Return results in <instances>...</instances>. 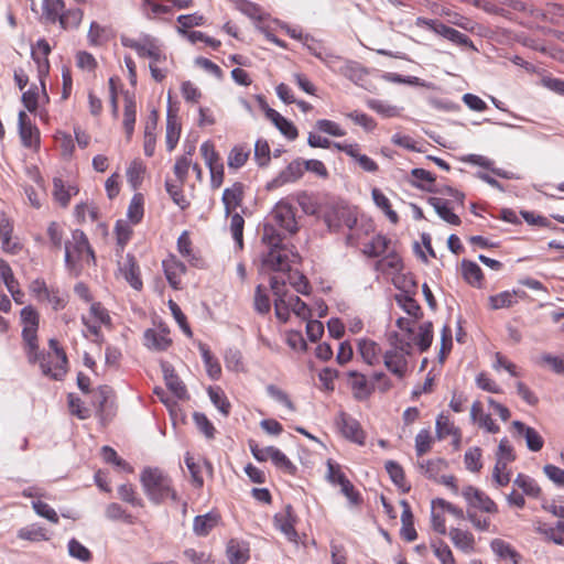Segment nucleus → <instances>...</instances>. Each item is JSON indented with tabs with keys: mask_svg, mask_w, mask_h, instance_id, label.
<instances>
[{
	"mask_svg": "<svg viewBox=\"0 0 564 564\" xmlns=\"http://www.w3.org/2000/svg\"><path fill=\"white\" fill-rule=\"evenodd\" d=\"M283 237L271 224L263 226L262 242L267 246L268 251L262 254V267L270 271H288L290 270L291 252L282 243Z\"/></svg>",
	"mask_w": 564,
	"mask_h": 564,
	"instance_id": "nucleus-1",
	"label": "nucleus"
},
{
	"mask_svg": "<svg viewBox=\"0 0 564 564\" xmlns=\"http://www.w3.org/2000/svg\"><path fill=\"white\" fill-rule=\"evenodd\" d=\"M84 264L95 265L96 257L86 235L77 229L72 232V239L65 242V265L69 274L77 278Z\"/></svg>",
	"mask_w": 564,
	"mask_h": 564,
	"instance_id": "nucleus-2",
	"label": "nucleus"
},
{
	"mask_svg": "<svg viewBox=\"0 0 564 564\" xmlns=\"http://www.w3.org/2000/svg\"><path fill=\"white\" fill-rule=\"evenodd\" d=\"M42 18L47 23H58L64 31L76 30L82 24L84 12L79 8L65 9L64 0H43Z\"/></svg>",
	"mask_w": 564,
	"mask_h": 564,
	"instance_id": "nucleus-3",
	"label": "nucleus"
},
{
	"mask_svg": "<svg viewBox=\"0 0 564 564\" xmlns=\"http://www.w3.org/2000/svg\"><path fill=\"white\" fill-rule=\"evenodd\" d=\"M391 348L383 354L386 368L399 379H403L408 372L406 357L412 354L413 343L410 337L394 334L390 337Z\"/></svg>",
	"mask_w": 564,
	"mask_h": 564,
	"instance_id": "nucleus-4",
	"label": "nucleus"
},
{
	"mask_svg": "<svg viewBox=\"0 0 564 564\" xmlns=\"http://www.w3.org/2000/svg\"><path fill=\"white\" fill-rule=\"evenodd\" d=\"M143 489L155 503H159L167 498L176 501V492L172 488L171 479L159 468H145L140 476Z\"/></svg>",
	"mask_w": 564,
	"mask_h": 564,
	"instance_id": "nucleus-5",
	"label": "nucleus"
},
{
	"mask_svg": "<svg viewBox=\"0 0 564 564\" xmlns=\"http://www.w3.org/2000/svg\"><path fill=\"white\" fill-rule=\"evenodd\" d=\"M121 43L124 47L132 48L140 57H149L152 63L163 62L166 55L160 47L158 39L145 34L141 39L122 37Z\"/></svg>",
	"mask_w": 564,
	"mask_h": 564,
	"instance_id": "nucleus-6",
	"label": "nucleus"
},
{
	"mask_svg": "<svg viewBox=\"0 0 564 564\" xmlns=\"http://www.w3.org/2000/svg\"><path fill=\"white\" fill-rule=\"evenodd\" d=\"M460 495L466 500L468 509L473 511L478 509L486 513L495 514L498 512L497 503L484 491L471 485L465 486L460 491Z\"/></svg>",
	"mask_w": 564,
	"mask_h": 564,
	"instance_id": "nucleus-7",
	"label": "nucleus"
},
{
	"mask_svg": "<svg viewBox=\"0 0 564 564\" xmlns=\"http://www.w3.org/2000/svg\"><path fill=\"white\" fill-rule=\"evenodd\" d=\"M271 216L276 225L286 232L293 235L299 230L295 208L289 200L281 199L278 202L271 212Z\"/></svg>",
	"mask_w": 564,
	"mask_h": 564,
	"instance_id": "nucleus-8",
	"label": "nucleus"
},
{
	"mask_svg": "<svg viewBox=\"0 0 564 564\" xmlns=\"http://www.w3.org/2000/svg\"><path fill=\"white\" fill-rule=\"evenodd\" d=\"M336 424L339 427L341 434L347 440H350L358 445H364L366 441V435L364 430L360 426V423L351 417L350 415L340 412L336 420Z\"/></svg>",
	"mask_w": 564,
	"mask_h": 564,
	"instance_id": "nucleus-9",
	"label": "nucleus"
},
{
	"mask_svg": "<svg viewBox=\"0 0 564 564\" xmlns=\"http://www.w3.org/2000/svg\"><path fill=\"white\" fill-rule=\"evenodd\" d=\"M304 174V167L301 159L293 160L282 170L276 177L267 184V189H275L285 184L299 181Z\"/></svg>",
	"mask_w": 564,
	"mask_h": 564,
	"instance_id": "nucleus-10",
	"label": "nucleus"
},
{
	"mask_svg": "<svg viewBox=\"0 0 564 564\" xmlns=\"http://www.w3.org/2000/svg\"><path fill=\"white\" fill-rule=\"evenodd\" d=\"M165 278L174 290L182 289V276L186 272V267L174 254H170L162 261Z\"/></svg>",
	"mask_w": 564,
	"mask_h": 564,
	"instance_id": "nucleus-11",
	"label": "nucleus"
},
{
	"mask_svg": "<svg viewBox=\"0 0 564 564\" xmlns=\"http://www.w3.org/2000/svg\"><path fill=\"white\" fill-rule=\"evenodd\" d=\"M324 219L330 229H338L341 226L351 229L357 223V218L354 213L346 207H336L327 212Z\"/></svg>",
	"mask_w": 564,
	"mask_h": 564,
	"instance_id": "nucleus-12",
	"label": "nucleus"
},
{
	"mask_svg": "<svg viewBox=\"0 0 564 564\" xmlns=\"http://www.w3.org/2000/svg\"><path fill=\"white\" fill-rule=\"evenodd\" d=\"M18 121H19V134H20L22 144L25 148H39L40 147V131L28 119V116L24 111L19 112Z\"/></svg>",
	"mask_w": 564,
	"mask_h": 564,
	"instance_id": "nucleus-13",
	"label": "nucleus"
},
{
	"mask_svg": "<svg viewBox=\"0 0 564 564\" xmlns=\"http://www.w3.org/2000/svg\"><path fill=\"white\" fill-rule=\"evenodd\" d=\"M171 344L170 332L165 327L149 328L144 332V345L151 350L164 351Z\"/></svg>",
	"mask_w": 564,
	"mask_h": 564,
	"instance_id": "nucleus-14",
	"label": "nucleus"
},
{
	"mask_svg": "<svg viewBox=\"0 0 564 564\" xmlns=\"http://www.w3.org/2000/svg\"><path fill=\"white\" fill-rule=\"evenodd\" d=\"M185 464L192 477V484L196 488L204 486L203 470L206 469L208 475H213V466L205 458L195 459L189 453L185 455Z\"/></svg>",
	"mask_w": 564,
	"mask_h": 564,
	"instance_id": "nucleus-15",
	"label": "nucleus"
},
{
	"mask_svg": "<svg viewBox=\"0 0 564 564\" xmlns=\"http://www.w3.org/2000/svg\"><path fill=\"white\" fill-rule=\"evenodd\" d=\"M296 517L290 505L285 507L282 512L274 516V525L280 530L290 541H296L297 532L295 530Z\"/></svg>",
	"mask_w": 564,
	"mask_h": 564,
	"instance_id": "nucleus-16",
	"label": "nucleus"
},
{
	"mask_svg": "<svg viewBox=\"0 0 564 564\" xmlns=\"http://www.w3.org/2000/svg\"><path fill=\"white\" fill-rule=\"evenodd\" d=\"M21 321L23 324L22 338L24 341H33L37 336L40 316L31 305L21 310Z\"/></svg>",
	"mask_w": 564,
	"mask_h": 564,
	"instance_id": "nucleus-17",
	"label": "nucleus"
},
{
	"mask_svg": "<svg viewBox=\"0 0 564 564\" xmlns=\"http://www.w3.org/2000/svg\"><path fill=\"white\" fill-rule=\"evenodd\" d=\"M470 420L487 433L497 434L500 431L499 425L495 423L491 415L485 413L482 403L479 400L471 404Z\"/></svg>",
	"mask_w": 564,
	"mask_h": 564,
	"instance_id": "nucleus-18",
	"label": "nucleus"
},
{
	"mask_svg": "<svg viewBox=\"0 0 564 564\" xmlns=\"http://www.w3.org/2000/svg\"><path fill=\"white\" fill-rule=\"evenodd\" d=\"M512 427L516 430L518 435L524 437L527 447L531 452H539L543 448L544 440L535 429L525 425L521 421H513Z\"/></svg>",
	"mask_w": 564,
	"mask_h": 564,
	"instance_id": "nucleus-19",
	"label": "nucleus"
},
{
	"mask_svg": "<svg viewBox=\"0 0 564 564\" xmlns=\"http://www.w3.org/2000/svg\"><path fill=\"white\" fill-rule=\"evenodd\" d=\"M226 556L229 564H246L250 557L248 543L238 539H230L226 545Z\"/></svg>",
	"mask_w": 564,
	"mask_h": 564,
	"instance_id": "nucleus-20",
	"label": "nucleus"
},
{
	"mask_svg": "<svg viewBox=\"0 0 564 564\" xmlns=\"http://www.w3.org/2000/svg\"><path fill=\"white\" fill-rule=\"evenodd\" d=\"M534 531L549 542H553L557 545H564V521H557L554 527L542 521H536L534 524Z\"/></svg>",
	"mask_w": 564,
	"mask_h": 564,
	"instance_id": "nucleus-21",
	"label": "nucleus"
},
{
	"mask_svg": "<svg viewBox=\"0 0 564 564\" xmlns=\"http://www.w3.org/2000/svg\"><path fill=\"white\" fill-rule=\"evenodd\" d=\"M267 118L278 128V130L288 139L295 140L299 135L296 127L280 115L276 110L265 107L264 108Z\"/></svg>",
	"mask_w": 564,
	"mask_h": 564,
	"instance_id": "nucleus-22",
	"label": "nucleus"
},
{
	"mask_svg": "<svg viewBox=\"0 0 564 564\" xmlns=\"http://www.w3.org/2000/svg\"><path fill=\"white\" fill-rule=\"evenodd\" d=\"M348 376L350 378L349 384L355 399L365 400L369 398L375 390L373 383L369 382L366 376L357 371H349Z\"/></svg>",
	"mask_w": 564,
	"mask_h": 564,
	"instance_id": "nucleus-23",
	"label": "nucleus"
},
{
	"mask_svg": "<svg viewBox=\"0 0 564 564\" xmlns=\"http://www.w3.org/2000/svg\"><path fill=\"white\" fill-rule=\"evenodd\" d=\"M219 521L220 516L216 511H209L205 514L196 516L193 521V532L197 536H206L218 525Z\"/></svg>",
	"mask_w": 564,
	"mask_h": 564,
	"instance_id": "nucleus-24",
	"label": "nucleus"
},
{
	"mask_svg": "<svg viewBox=\"0 0 564 564\" xmlns=\"http://www.w3.org/2000/svg\"><path fill=\"white\" fill-rule=\"evenodd\" d=\"M120 272L131 288L137 291L142 289L143 283L140 278V269L133 256L128 254L126 257L123 264L120 267Z\"/></svg>",
	"mask_w": 564,
	"mask_h": 564,
	"instance_id": "nucleus-25",
	"label": "nucleus"
},
{
	"mask_svg": "<svg viewBox=\"0 0 564 564\" xmlns=\"http://www.w3.org/2000/svg\"><path fill=\"white\" fill-rule=\"evenodd\" d=\"M243 198V186L241 183H235L231 187L225 188L223 193V204L225 214L229 216L240 204Z\"/></svg>",
	"mask_w": 564,
	"mask_h": 564,
	"instance_id": "nucleus-26",
	"label": "nucleus"
},
{
	"mask_svg": "<svg viewBox=\"0 0 564 564\" xmlns=\"http://www.w3.org/2000/svg\"><path fill=\"white\" fill-rule=\"evenodd\" d=\"M451 541L455 547L462 550L464 553H471L475 550V538L469 531H464L458 528H452L448 532Z\"/></svg>",
	"mask_w": 564,
	"mask_h": 564,
	"instance_id": "nucleus-27",
	"label": "nucleus"
},
{
	"mask_svg": "<svg viewBox=\"0 0 564 564\" xmlns=\"http://www.w3.org/2000/svg\"><path fill=\"white\" fill-rule=\"evenodd\" d=\"M162 371L164 375V380L167 388L178 398L184 399L187 395V390L185 384L178 378V376L174 372V369L171 365L164 362L162 364Z\"/></svg>",
	"mask_w": 564,
	"mask_h": 564,
	"instance_id": "nucleus-28",
	"label": "nucleus"
},
{
	"mask_svg": "<svg viewBox=\"0 0 564 564\" xmlns=\"http://www.w3.org/2000/svg\"><path fill=\"white\" fill-rule=\"evenodd\" d=\"M427 202L444 221L454 226H458L460 224V218L452 210L446 199L441 197H430Z\"/></svg>",
	"mask_w": 564,
	"mask_h": 564,
	"instance_id": "nucleus-29",
	"label": "nucleus"
},
{
	"mask_svg": "<svg viewBox=\"0 0 564 564\" xmlns=\"http://www.w3.org/2000/svg\"><path fill=\"white\" fill-rule=\"evenodd\" d=\"M78 194V188L74 185H65L63 180L54 177L53 180V196L55 200L63 207L69 204L72 196Z\"/></svg>",
	"mask_w": 564,
	"mask_h": 564,
	"instance_id": "nucleus-30",
	"label": "nucleus"
},
{
	"mask_svg": "<svg viewBox=\"0 0 564 564\" xmlns=\"http://www.w3.org/2000/svg\"><path fill=\"white\" fill-rule=\"evenodd\" d=\"M377 271L384 274H397L402 271L403 262L401 257L395 252H390L382 259L378 260L375 265Z\"/></svg>",
	"mask_w": 564,
	"mask_h": 564,
	"instance_id": "nucleus-31",
	"label": "nucleus"
},
{
	"mask_svg": "<svg viewBox=\"0 0 564 564\" xmlns=\"http://www.w3.org/2000/svg\"><path fill=\"white\" fill-rule=\"evenodd\" d=\"M181 122L177 115L167 111L166 117V149L173 151L180 140Z\"/></svg>",
	"mask_w": 564,
	"mask_h": 564,
	"instance_id": "nucleus-32",
	"label": "nucleus"
},
{
	"mask_svg": "<svg viewBox=\"0 0 564 564\" xmlns=\"http://www.w3.org/2000/svg\"><path fill=\"white\" fill-rule=\"evenodd\" d=\"M358 350L362 359L370 366L379 364L381 349L377 343L370 339H361Z\"/></svg>",
	"mask_w": 564,
	"mask_h": 564,
	"instance_id": "nucleus-33",
	"label": "nucleus"
},
{
	"mask_svg": "<svg viewBox=\"0 0 564 564\" xmlns=\"http://www.w3.org/2000/svg\"><path fill=\"white\" fill-rule=\"evenodd\" d=\"M417 465L422 474L434 480H437L440 474L448 467L447 462L443 458L422 460Z\"/></svg>",
	"mask_w": 564,
	"mask_h": 564,
	"instance_id": "nucleus-34",
	"label": "nucleus"
},
{
	"mask_svg": "<svg viewBox=\"0 0 564 564\" xmlns=\"http://www.w3.org/2000/svg\"><path fill=\"white\" fill-rule=\"evenodd\" d=\"M463 276L467 283L475 288H481L482 285V271L480 267L470 260L462 261Z\"/></svg>",
	"mask_w": 564,
	"mask_h": 564,
	"instance_id": "nucleus-35",
	"label": "nucleus"
},
{
	"mask_svg": "<svg viewBox=\"0 0 564 564\" xmlns=\"http://www.w3.org/2000/svg\"><path fill=\"white\" fill-rule=\"evenodd\" d=\"M386 470L390 476L392 482L400 488L403 492L410 490V485L405 480V475L402 466L394 460H388L386 463Z\"/></svg>",
	"mask_w": 564,
	"mask_h": 564,
	"instance_id": "nucleus-36",
	"label": "nucleus"
},
{
	"mask_svg": "<svg viewBox=\"0 0 564 564\" xmlns=\"http://www.w3.org/2000/svg\"><path fill=\"white\" fill-rule=\"evenodd\" d=\"M339 73L355 84L361 83L368 74L359 63L354 61H346L344 65L340 66Z\"/></svg>",
	"mask_w": 564,
	"mask_h": 564,
	"instance_id": "nucleus-37",
	"label": "nucleus"
},
{
	"mask_svg": "<svg viewBox=\"0 0 564 564\" xmlns=\"http://www.w3.org/2000/svg\"><path fill=\"white\" fill-rule=\"evenodd\" d=\"M110 37V29L93 21L89 25L87 39L90 45L100 46Z\"/></svg>",
	"mask_w": 564,
	"mask_h": 564,
	"instance_id": "nucleus-38",
	"label": "nucleus"
},
{
	"mask_svg": "<svg viewBox=\"0 0 564 564\" xmlns=\"http://www.w3.org/2000/svg\"><path fill=\"white\" fill-rule=\"evenodd\" d=\"M433 341V324L425 322L419 326V330L413 338V343L419 347L420 351L427 350Z\"/></svg>",
	"mask_w": 564,
	"mask_h": 564,
	"instance_id": "nucleus-39",
	"label": "nucleus"
},
{
	"mask_svg": "<svg viewBox=\"0 0 564 564\" xmlns=\"http://www.w3.org/2000/svg\"><path fill=\"white\" fill-rule=\"evenodd\" d=\"M18 538L30 542H41L48 540L46 530L36 523L21 528L18 531Z\"/></svg>",
	"mask_w": 564,
	"mask_h": 564,
	"instance_id": "nucleus-40",
	"label": "nucleus"
},
{
	"mask_svg": "<svg viewBox=\"0 0 564 564\" xmlns=\"http://www.w3.org/2000/svg\"><path fill=\"white\" fill-rule=\"evenodd\" d=\"M513 484L529 497L538 498L541 495V488L538 482L525 474H518Z\"/></svg>",
	"mask_w": 564,
	"mask_h": 564,
	"instance_id": "nucleus-41",
	"label": "nucleus"
},
{
	"mask_svg": "<svg viewBox=\"0 0 564 564\" xmlns=\"http://www.w3.org/2000/svg\"><path fill=\"white\" fill-rule=\"evenodd\" d=\"M411 175L414 178L411 182L414 187L430 192L432 191L436 178L431 172L416 167L411 171Z\"/></svg>",
	"mask_w": 564,
	"mask_h": 564,
	"instance_id": "nucleus-42",
	"label": "nucleus"
},
{
	"mask_svg": "<svg viewBox=\"0 0 564 564\" xmlns=\"http://www.w3.org/2000/svg\"><path fill=\"white\" fill-rule=\"evenodd\" d=\"M367 106L383 118H393L401 115V108L379 99H368Z\"/></svg>",
	"mask_w": 564,
	"mask_h": 564,
	"instance_id": "nucleus-43",
	"label": "nucleus"
},
{
	"mask_svg": "<svg viewBox=\"0 0 564 564\" xmlns=\"http://www.w3.org/2000/svg\"><path fill=\"white\" fill-rule=\"evenodd\" d=\"M137 106L132 98H126L124 111H123V128L127 134V139L130 140L135 123Z\"/></svg>",
	"mask_w": 564,
	"mask_h": 564,
	"instance_id": "nucleus-44",
	"label": "nucleus"
},
{
	"mask_svg": "<svg viewBox=\"0 0 564 564\" xmlns=\"http://www.w3.org/2000/svg\"><path fill=\"white\" fill-rule=\"evenodd\" d=\"M208 395L213 404L218 409V411L224 415L228 416L230 413L231 404L224 393V391L219 388H209Z\"/></svg>",
	"mask_w": 564,
	"mask_h": 564,
	"instance_id": "nucleus-45",
	"label": "nucleus"
},
{
	"mask_svg": "<svg viewBox=\"0 0 564 564\" xmlns=\"http://www.w3.org/2000/svg\"><path fill=\"white\" fill-rule=\"evenodd\" d=\"M371 195H372L375 204L384 212V214L389 218V220L394 225L398 224L399 216L391 208L388 197L378 188H373L371 192Z\"/></svg>",
	"mask_w": 564,
	"mask_h": 564,
	"instance_id": "nucleus-46",
	"label": "nucleus"
},
{
	"mask_svg": "<svg viewBox=\"0 0 564 564\" xmlns=\"http://www.w3.org/2000/svg\"><path fill=\"white\" fill-rule=\"evenodd\" d=\"M482 451L480 447H470L465 452L464 463L467 470L471 473H479L482 468Z\"/></svg>",
	"mask_w": 564,
	"mask_h": 564,
	"instance_id": "nucleus-47",
	"label": "nucleus"
},
{
	"mask_svg": "<svg viewBox=\"0 0 564 564\" xmlns=\"http://www.w3.org/2000/svg\"><path fill=\"white\" fill-rule=\"evenodd\" d=\"M511 480V470L508 463L496 460L492 470V481L496 487H505Z\"/></svg>",
	"mask_w": 564,
	"mask_h": 564,
	"instance_id": "nucleus-48",
	"label": "nucleus"
},
{
	"mask_svg": "<svg viewBox=\"0 0 564 564\" xmlns=\"http://www.w3.org/2000/svg\"><path fill=\"white\" fill-rule=\"evenodd\" d=\"M250 154V150L243 145H236L231 149L228 155V166L230 169H240L245 165Z\"/></svg>",
	"mask_w": 564,
	"mask_h": 564,
	"instance_id": "nucleus-49",
	"label": "nucleus"
},
{
	"mask_svg": "<svg viewBox=\"0 0 564 564\" xmlns=\"http://www.w3.org/2000/svg\"><path fill=\"white\" fill-rule=\"evenodd\" d=\"M463 161L467 162V163H470V164H474V165H478V166L491 170L499 177L509 178V175L507 174L506 171L500 170V169H494L492 167L494 162L490 159H488V158H486L484 155L469 154V155L465 156L463 159Z\"/></svg>",
	"mask_w": 564,
	"mask_h": 564,
	"instance_id": "nucleus-50",
	"label": "nucleus"
},
{
	"mask_svg": "<svg viewBox=\"0 0 564 564\" xmlns=\"http://www.w3.org/2000/svg\"><path fill=\"white\" fill-rule=\"evenodd\" d=\"M48 346L53 351V356L58 359L57 371L54 372L56 378H63L67 372V357L63 348L59 347L58 341L54 338H51L48 341Z\"/></svg>",
	"mask_w": 564,
	"mask_h": 564,
	"instance_id": "nucleus-51",
	"label": "nucleus"
},
{
	"mask_svg": "<svg viewBox=\"0 0 564 564\" xmlns=\"http://www.w3.org/2000/svg\"><path fill=\"white\" fill-rule=\"evenodd\" d=\"M491 550L496 555L503 560H511L514 564L517 563L518 553L512 546L500 539H495L490 543Z\"/></svg>",
	"mask_w": 564,
	"mask_h": 564,
	"instance_id": "nucleus-52",
	"label": "nucleus"
},
{
	"mask_svg": "<svg viewBox=\"0 0 564 564\" xmlns=\"http://www.w3.org/2000/svg\"><path fill=\"white\" fill-rule=\"evenodd\" d=\"M143 196L141 194H134L130 200L127 217L132 224H139L143 218Z\"/></svg>",
	"mask_w": 564,
	"mask_h": 564,
	"instance_id": "nucleus-53",
	"label": "nucleus"
},
{
	"mask_svg": "<svg viewBox=\"0 0 564 564\" xmlns=\"http://www.w3.org/2000/svg\"><path fill=\"white\" fill-rule=\"evenodd\" d=\"M433 437L427 429L421 430L415 436V453L419 457L425 455L432 449Z\"/></svg>",
	"mask_w": 564,
	"mask_h": 564,
	"instance_id": "nucleus-54",
	"label": "nucleus"
},
{
	"mask_svg": "<svg viewBox=\"0 0 564 564\" xmlns=\"http://www.w3.org/2000/svg\"><path fill=\"white\" fill-rule=\"evenodd\" d=\"M200 352L208 376L212 379L217 380L221 375V367L219 362L212 356L209 349L206 346H200Z\"/></svg>",
	"mask_w": 564,
	"mask_h": 564,
	"instance_id": "nucleus-55",
	"label": "nucleus"
},
{
	"mask_svg": "<svg viewBox=\"0 0 564 564\" xmlns=\"http://www.w3.org/2000/svg\"><path fill=\"white\" fill-rule=\"evenodd\" d=\"M183 185L173 184L171 181L165 182V188L172 198L173 203L177 205L182 210L186 209L189 206V200L185 197L183 189Z\"/></svg>",
	"mask_w": 564,
	"mask_h": 564,
	"instance_id": "nucleus-56",
	"label": "nucleus"
},
{
	"mask_svg": "<svg viewBox=\"0 0 564 564\" xmlns=\"http://www.w3.org/2000/svg\"><path fill=\"white\" fill-rule=\"evenodd\" d=\"M177 23L180 24L177 26L178 33H185L187 29L194 28V26H200L205 23L204 15L199 13H192V14H182L177 17Z\"/></svg>",
	"mask_w": 564,
	"mask_h": 564,
	"instance_id": "nucleus-57",
	"label": "nucleus"
},
{
	"mask_svg": "<svg viewBox=\"0 0 564 564\" xmlns=\"http://www.w3.org/2000/svg\"><path fill=\"white\" fill-rule=\"evenodd\" d=\"M271 456V462L275 467L283 470L286 474L294 475L296 471L295 465L286 457L284 453H282L279 448H274Z\"/></svg>",
	"mask_w": 564,
	"mask_h": 564,
	"instance_id": "nucleus-58",
	"label": "nucleus"
},
{
	"mask_svg": "<svg viewBox=\"0 0 564 564\" xmlns=\"http://www.w3.org/2000/svg\"><path fill=\"white\" fill-rule=\"evenodd\" d=\"M397 302L398 304L410 315L414 318H420L422 316V310L417 302L411 297L409 294H400L397 295Z\"/></svg>",
	"mask_w": 564,
	"mask_h": 564,
	"instance_id": "nucleus-59",
	"label": "nucleus"
},
{
	"mask_svg": "<svg viewBox=\"0 0 564 564\" xmlns=\"http://www.w3.org/2000/svg\"><path fill=\"white\" fill-rule=\"evenodd\" d=\"M436 436L438 440H443L449 435L457 434V429L451 422L449 417L444 414H440L435 423Z\"/></svg>",
	"mask_w": 564,
	"mask_h": 564,
	"instance_id": "nucleus-60",
	"label": "nucleus"
},
{
	"mask_svg": "<svg viewBox=\"0 0 564 564\" xmlns=\"http://www.w3.org/2000/svg\"><path fill=\"white\" fill-rule=\"evenodd\" d=\"M93 321L102 324L106 327L111 326V317L109 312L99 302H93L89 308V315Z\"/></svg>",
	"mask_w": 564,
	"mask_h": 564,
	"instance_id": "nucleus-61",
	"label": "nucleus"
},
{
	"mask_svg": "<svg viewBox=\"0 0 564 564\" xmlns=\"http://www.w3.org/2000/svg\"><path fill=\"white\" fill-rule=\"evenodd\" d=\"M432 547L435 556L442 564H456L452 550L444 541L433 542Z\"/></svg>",
	"mask_w": 564,
	"mask_h": 564,
	"instance_id": "nucleus-62",
	"label": "nucleus"
},
{
	"mask_svg": "<svg viewBox=\"0 0 564 564\" xmlns=\"http://www.w3.org/2000/svg\"><path fill=\"white\" fill-rule=\"evenodd\" d=\"M270 153L269 143L263 139H258L254 144V160L259 166L263 167L270 163Z\"/></svg>",
	"mask_w": 564,
	"mask_h": 564,
	"instance_id": "nucleus-63",
	"label": "nucleus"
},
{
	"mask_svg": "<svg viewBox=\"0 0 564 564\" xmlns=\"http://www.w3.org/2000/svg\"><path fill=\"white\" fill-rule=\"evenodd\" d=\"M495 456L496 460L508 464L516 460L514 449L507 437L500 440Z\"/></svg>",
	"mask_w": 564,
	"mask_h": 564,
	"instance_id": "nucleus-64",
	"label": "nucleus"
}]
</instances>
